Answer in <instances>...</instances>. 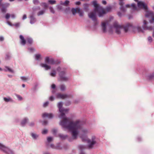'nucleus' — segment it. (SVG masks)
I'll return each mask as SVG.
<instances>
[{
	"label": "nucleus",
	"instance_id": "nucleus-35",
	"mask_svg": "<svg viewBox=\"0 0 154 154\" xmlns=\"http://www.w3.org/2000/svg\"><path fill=\"white\" fill-rule=\"evenodd\" d=\"M32 136L34 139H36L38 137V136L37 134L34 133L32 134Z\"/></svg>",
	"mask_w": 154,
	"mask_h": 154
},
{
	"label": "nucleus",
	"instance_id": "nucleus-18",
	"mask_svg": "<svg viewBox=\"0 0 154 154\" xmlns=\"http://www.w3.org/2000/svg\"><path fill=\"white\" fill-rule=\"evenodd\" d=\"M69 3V1L68 0L64 2H63L62 1L60 2V3L61 5H64V6H67L68 5Z\"/></svg>",
	"mask_w": 154,
	"mask_h": 154
},
{
	"label": "nucleus",
	"instance_id": "nucleus-38",
	"mask_svg": "<svg viewBox=\"0 0 154 154\" xmlns=\"http://www.w3.org/2000/svg\"><path fill=\"white\" fill-rule=\"evenodd\" d=\"M40 9V8L39 7H37L36 8H32L33 11H35L37 10H39Z\"/></svg>",
	"mask_w": 154,
	"mask_h": 154
},
{
	"label": "nucleus",
	"instance_id": "nucleus-22",
	"mask_svg": "<svg viewBox=\"0 0 154 154\" xmlns=\"http://www.w3.org/2000/svg\"><path fill=\"white\" fill-rule=\"evenodd\" d=\"M60 90L61 91H63L66 90V86L63 84L61 85H60Z\"/></svg>",
	"mask_w": 154,
	"mask_h": 154
},
{
	"label": "nucleus",
	"instance_id": "nucleus-15",
	"mask_svg": "<svg viewBox=\"0 0 154 154\" xmlns=\"http://www.w3.org/2000/svg\"><path fill=\"white\" fill-rule=\"evenodd\" d=\"M19 37L20 39L21 44L23 45H25L26 43V40L24 39V37L22 35H20Z\"/></svg>",
	"mask_w": 154,
	"mask_h": 154
},
{
	"label": "nucleus",
	"instance_id": "nucleus-24",
	"mask_svg": "<svg viewBox=\"0 0 154 154\" xmlns=\"http://www.w3.org/2000/svg\"><path fill=\"white\" fill-rule=\"evenodd\" d=\"M26 41L27 42L30 44H32L33 43V40L31 38H26Z\"/></svg>",
	"mask_w": 154,
	"mask_h": 154
},
{
	"label": "nucleus",
	"instance_id": "nucleus-19",
	"mask_svg": "<svg viewBox=\"0 0 154 154\" xmlns=\"http://www.w3.org/2000/svg\"><path fill=\"white\" fill-rule=\"evenodd\" d=\"M5 68L6 69H5L4 70L5 71H8L10 72L13 73L14 72V71L11 69V68H10L9 67L7 66H5Z\"/></svg>",
	"mask_w": 154,
	"mask_h": 154
},
{
	"label": "nucleus",
	"instance_id": "nucleus-9",
	"mask_svg": "<svg viewBox=\"0 0 154 154\" xmlns=\"http://www.w3.org/2000/svg\"><path fill=\"white\" fill-rule=\"evenodd\" d=\"M0 149L7 154H13V152L11 150L0 143Z\"/></svg>",
	"mask_w": 154,
	"mask_h": 154
},
{
	"label": "nucleus",
	"instance_id": "nucleus-23",
	"mask_svg": "<svg viewBox=\"0 0 154 154\" xmlns=\"http://www.w3.org/2000/svg\"><path fill=\"white\" fill-rule=\"evenodd\" d=\"M28 119L26 118L24 119H23L21 122V125L22 126L24 125L27 122Z\"/></svg>",
	"mask_w": 154,
	"mask_h": 154
},
{
	"label": "nucleus",
	"instance_id": "nucleus-44",
	"mask_svg": "<svg viewBox=\"0 0 154 154\" xmlns=\"http://www.w3.org/2000/svg\"><path fill=\"white\" fill-rule=\"evenodd\" d=\"M48 104H49V102L48 101H47V102H45L43 104V106L44 107H45L47 106L48 105Z\"/></svg>",
	"mask_w": 154,
	"mask_h": 154
},
{
	"label": "nucleus",
	"instance_id": "nucleus-14",
	"mask_svg": "<svg viewBox=\"0 0 154 154\" xmlns=\"http://www.w3.org/2000/svg\"><path fill=\"white\" fill-rule=\"evenodd\" d=\"M108 21H106V22H103L102 23L101 26L103 32H106V24L108 23Z\"/></svg>",
	"mask_w": 154,
	"mask_h": 154
},
{
	"label": "nucleus",
	"instance_id": "nucleus-28",
	"mask_svg": "<svg viewBox=\"0 0 154 154\" xmlns=\"http://www.w3.org/2000/svg\"><path fill=\"white\" fill-rule=\"evenodd\" d=\"M48 2L50 4L53 5L55 4L56 2L54 0H49Z\"/></svg>",
	"mask_w": 154,
	"mask_h": 154
},
{
	"label": "nucleus",
	"instance_id": "nucleus-50",
	"mask_svg": "<svg viewBox=\"0 0 154 154\" xmlns=\"http://www.w3.org/2000/svg\"><path fill=\"white\" fill-rule=\"evenodd\" d=\"M27 18V17H26V14H24L23 16V18H22V19L23 20H24L26 19Z\"/></svg>",
	"mask_w": 154,
	"mask_h": 154
},
{
	"label": "nucleus",
	"instance_id": "nucleus-48",
	"mask_svg": "<svg viewBox=\"0 0 154 154\" xmlns=\"http://www.w3.org/2000/svg\"><path fill=\"white\" fill-rule=\"evenodd\" d=\"M28 50L31 52H32L33 51H35V49L33 48H29Z\"/></svg>",
	"mask_w": 154,
	"mask_h": 154
},
{
	"label": "nucleus",
	"instance_id": "nucleus-59",
	"mask_svg": "<svg viewBox=\"0 0 154 154\" xmlns=\"http://www.w3.org/2000/svg\"><path fill=\"white\" fill-rule=\"evenodd\" d=\"M61 69V68L60 67H58L57 68V70L58 71H60V70Z\"/></svg>",
	"mask_w": 154,
	"mask_h": 154
},
{
	"label": "nucleus",
	"instance_id": "nucleus-10",
	"mask_svg": "<svg viewBox=\"0 0 154 154\" xmlns=\"http://www.w3.org/2000/svg\"><path fill=\"white\" fill-rule=\"evenodd\" d=\"M45 62L48 64L54 65V64L59 63L57 61L55 60L52 58H50L49 57H46L45 58Z\"/></svg>",
	"mask_w": 154,
	"mask_h": 154
},
{
	"label": "nucleus",
	"instance_id": "nucleus-39",
	"mask_svg": "<svg viewBox=\"0 0 154 154\" xmlns=\"http://www.w3.org/2000/svg\"><path fill=\"white\" fill-rule=\"evenodd\" d=\"M42 5L45 8H47L48 7L47 4L45 3H42Z\"/></svg>",
	"mask_w": 154,
	"mask_h": 154
},
{
	"label": "nucleus",
	"instance_id": "nucleus-21",
	"mask_svg": "<svg viewBox=\"0 0 154 154\" xmlns=\"http://www.w3.org/2000/svg\"><path fill=\"white\" fill-rule=\"evenodd\" d=\"M5 101L6 102H12L13 100L12 98L11 97H9L8 98L6 97H4L3 98Z\"/></svg>",
	"mask_w": 154,
	"mask_h": 154
},
{
	"label": "nucleus",
	"instance_id": "nucleus-47",
	"mask_svg": "<svg viewBox=\"0 0 154 154\" xmlns=\"http://www.w3.org/2000/svg\"><path fill=\"white\" fill-rule=\"evenodd\" d=\"M52 132L54 134H55L57 132V130L55 129H54L52 130Z\"/></svg>",
	"mask_w": 154,
	"mask_h": 154
},
{
	"label": "nucleus",
	"instance_id": "nucleus-58",
	"mask_svg": "<svg viewBox=\"0 0 154 154\" xmlns=\"http://www.w3.org/2000/svg\"><path fill=\"white\" fill-rule=\"evenodd\" d=\"M79 147L81 149H83V148H85V146H82V145H81L79 146Z\"/></svg>",
	"mask_w": 154,
	"mask_h": 154
},
{
	"label": "nucleus",
	"instance_id": "nucleus-27",
	"mask_svg": "<svg viewBox=\"0 0 154 154\" xmlns=\"http://www.w3.org/2000/svg\"><path fill=\"white\" fill-rule=\"evenodd\" d=\"M148 77L150 79H154V72L153 73L149 75L148 76Z\"/></svg>",
	"mask_w": 154,
	"mask_h": 154
},
{
	"label": "nucleus",
	"instance_id": "nucleus-36",
	"mask_svg": "<svg viewBox=\"0 0 154 154\" xmlns=\"http://www.w3.org/2000/svg\"><path fill=\"white\" fill-rule=\"evenodd\" d=\"M41 57V55L40 54H36L35 55V59L38 60Z\"/></svg>",
	"mask_w": 154,
	"mask_h": 154
},
{
	"label": "nucleus",
	"instance_id": "nucleus-40",
	"mask_svg": "<svg viewBox=\"0 0 154 154\" xmlns=\"http://www.w3.org/2000/svg\"><path fill=\"white\" fill-rule=\"evenodd\" d=\"M10 16V14H7L5 16V18L7 19H8L9 18Z\"/></svg>",
	"mask_w": 154,
	"mask_h": 154
},
{
	"label": "nucleus",
	"instance_id": "nucleus-55",
	"mask_svg": "<svg viewBox=\"0 0 154 154\" xmlns=\"http://www.w3.org/2000/svg\"><path fill=\"white\" fill-rule=\"evenodd\" d=\"M54 98L52 96H51L49 98V100L51 101H53L54 100Z\"/></svg>",
	"mask_w": 154,
	"mask_h": 154
},
{
	"label": "nucleus",
	"instance_id": "nucleus-8",
	"mask_svg": "<svg viewBox=\"0 0 154 154\" xmlns=\"http://www.w3.org/2000/svg\"><path fill=\"white\" fill-rule=\"evenodd\" d=\"M3 0H0V9L3 13H5L7 11V8L10 5V4L8 3L4 4L2 3Z\"/></svg>",
	"mask_w": 154,
	"mask_h": 154
},
{
	"label": "nucleus",
	"instance_id": "nucleus-1",
	"mask_svg": "<svg viewBox=\"0 0 154 154\" xmlns=\"http://www.w3.org/2000/svg\"><path fill=\"white\" fill-rule=\"evenodd\" d=\"M62 103H58V106L60 113L59 117L63 119L60 121V124L63 128L71 131L73 138L76 139L79 133V130L81 128L80 122L79 121L74 122L70 119L66 117L65 113L68 112V109L62 108Z\"/></svg>",
	"mask_w": 154,
	"mask_h": 154
},
{
	"label": "nucleus",
	"instance_id": "nucleus-61",
	"mask_svg": "<svg viewBox=\"0 0 154 154\" xmlns=\"http://www.w3.org/2000/svg\"><path fill=\"white\" fill-rule=\"evenodd\" d=\"M7 23L9 25H10V26H11V23L9 21H8L7 22Z\"/></svg>",
	"mask_w": 154,
	"mask_h": 154
},
{
	"label": "nucleus",
	"instance_id": "nucleus-12",
	"mask_svg": "<svg viewBox=\"0 0 154 154\" xmlns=\"http://www.w3.org/2000/svg\"><path fill=\"white\" fill-rule=\"evenodd\" d=\"M124 4V3L123 1H120L119 3V4L120 5V8L121 11L123 12H125L126 11L125 7L123 6Z\"/></svg>",
	"mask_w": 154,
	"mask_h": 154
},
{
	"label": "nucleus",
	"instance_id": "nucleus-17",
	"mask_svg": "<svg viewBox=\"0 0 154 154\" xmlns=\"http://www.w3.org/2000/svg\"><path fill=\"white\" fill-rule=\"evenodd\" d=\"M30 23L31 24H32L35 23L36 21L35 18L33 16L31 15L30 17Z\"/></svg>",
	"mask_w": 154,
	"mask_h": 154
},
{
	"label": "nucleus",
	"instance_id": "nucleus-30",
	"mask_svg": "<svg viewBox=\"0 0 154 154\" xmlns=\"http://www.w3.org/2000/svg\"><path fill=\"white\" fill-rule=\"evenodd\" d=\"M78 13L79 14V15L80 16H83L84 15L83 12L81 11L79 8V9H78Z\"/></svg>",
	"mask_w": 154,
	"mask_h": 154
},
{
	"label": "nucleus",
	"instance_id": "nucleus-11",
	"mask_svg": "<svg viewBox=\"0 0 154 154\" xmlns=\"http://www.w3.org/2000/svg\"><path fill=\"white\" fill-rule=\"evenodd\" d=\"M57 97L58 98L63 99L66 98H70L72 96L71 95H67L66 94H63L60 93H58L56 95Z\"/></svg>",
	"mask_w": 154,
	"mask_h": 154
},
{
	"label": "nucleus",
	"instance_id": "nucleus-7",
	"mask_svg": "<svg viewBox=\"0 0 154 154\" xmlns=\"http://www.w3.org/2000/svg\"><path fill=\"white\" fill-rule=\"evenodd\" d=\"M66 72L65 71H61L59 73L60 80L62 81L66 82L69 80V78L65 75Z\"/></svg>",
	"mask_w": 154,
	"mask_h": 154
},
{
	"label": "nucleus",
	"instance_id": "nucleus-26",
	"mask_svg": "<svg viewBox=\"0 0 154 154\" xmlns=\"http://www.w3.org/2000/svg\"><path fill=\"white\" fill-rule=\"evenodd\" d=\"M84 9L85 11H87L88 10V8L89 7V5L88 4H84L83 5Z\"/></svg>",
	"mask_w": 154,
	"mask_h": 154
},
{
	"label": "nucleus",
	"instance_id": "nucleus-52",
	"mask_svg": "<svg viewBox=\"0 0 154 154\" xmlns=\"http://www.w3.org/2000/svg\"><path fill=\"white\" fill-rule=\"evenodd\" d=\"M11 16L13 19H14L15 18V16L14 14H11Z\"/></svg>",
	"mask_w": 154,
	"mask_h": 154
},
{
	"label": "nucleus",
	"instance_id": "nucleus-16",
	"mask_svg": "<svg viewBox=\"0 0 154 154\" xmlns=\"http://www.w3.org/2000/svg\"><path fill=\"white\" fill-rule=\"evenodd\" d=\"M41 66L45 68L46 70H48L49 69H50L51 68L50 66L47 65L45 63H41Z\"/></svg>",
	"mask_w": 154,
	"mask_h": 154
},
{
	"label": "nucleus",
	"instance_id": "nucleus-60",
	"mask_svg": "<svg viewBox=\"0 0 154 154\" xmlns=\"http://www.w3.org/2000/svg\"><path fill=\"white\" fill-rule=\"evenodd\" d=\"M34 123H33V122H32V123H31L29 125H30V126H33V125H34Z\"/></svg>",
	"mask_w": 154,
	"mask_h": 154
},
{
	"label": "nucleus",
	"instance_id": "nucleus-25",
	"mask_svg": "<svg viewBox=\"0 0 154 154\" xmlns=\"http://www.w3.org/2000/svg\"><path fill=\"white\" fill-rule=\"evenodd\" d=\"M56 72L54 70H53L52 72L50 73V75L52 77H55L56 76Z\"/></svg>",
	"mask_w": 154,
	"mask_h": 154
},
{
	"label": "nucleus",
	"instance_id": "nucleus-31",
	"mask_svg": "<svg viewBox=\"0 0 154 154\" xmlns=\"http://www.w3.org/2000/svg\"><path fill=\"white\" fill-rule=\"evenodd\" d=\"M59 137L61 139H64L66 138V137H67V135H63L62 134H59Z\"/></svg>",
	"mask_w": 154,
	"mask_h": 154
},
{
	"label": "nucleus",
	"instance_id": "nucleus-2",
	"mask_svg": "<svg viewBox=\"0 0 154 154\" xmlns=\"http://www.w3.org/2000/svg\"><path fill=\"white\" fill-rule=\"evenodd\" d=\"M113 27L115 30L116 33L118 34L121 33V30L123 29H124L125 32H127L131 29L135 32H143L141 27L139 26H134L132 24L130 23H127L125 25L122 26L119 25L117 22H116L113 24Z\"/></svg>",
	"mask_w": 154,
	"mask_h": 154
},
{
	"label": "nucleus",
	"instance_id": "nucleus-5",
	"mask_svg": "<svg viewBox=\"0 0 154 154\" xmlns=\"http://www.w3.org/2000/svg\"><path fill=\"white\" fill-rule=\"evenodd\" d=\"M146 17L150 19H149V22L151 24H153L154 26H148L147 25V22L144 20L143 21V29L144 30L151 31L153 30L152 36L154 38V17H153V15L152 13H148L146 14Z\"/></svg>",
	"mask_w": 154,
	"mask_h": 154
},
{
	"label": "nucleus",
	"instance_id": "nucleus-53",
	"mask_svg": "<svg viewBox=\"0 0 154 154\" xmlns=\"http://www.w3.org/2000/svg\"><path fill=\"white\" fill-rule=\"evenodd\" d=\"M56 87V85L55 84H53L52 85H51V88H53V89H54Z\"/></svg>",
	"mask_w": 154,
	"mask_h": 154
},
{
	"label": "nucleus",
	"instance_id": "nucleus-34",
	"mask_svg": "<svg viewBox=\"0 0 154 154\" xmlns=\"http://www.w3.org/2000/svg\"><path fill=\"white\" fill-rule=\"evenodd\" d=\"M112 9V7L111 6H108L106 7V10L107 12L110 11Z\"/></svg>",
	"mask_w": 154,
	"mask_h": 154
},
{
	"label": "nucleus",
	"instance_id": "nucleus-13",
	"mask_svg": "<svg viewBox=\"0 0 154 154\" xmlns=\"http://www.w3.org/2000/svg\"><path fill=\"white\" fill-rule=\"evenodd\" d=\"M53 116L52 113H44L42 115L43 118L47 117L48 118L51 119L53 117Z\"/></svg>",
	"mask_w": 154,
	"mask_h": 154
},
{
	"label": "nucleus",
	"instance_id": "nucleus-46",
	"mask_svg": "<svg viewBox=\"0 0 154 154\" xmlns=\"http://www.w3.org/2000/svg\"><path fill=\"white\" fill-rule=\"evenodd\" d=\"M16 96L19 100H22V98L20 95H17Z\"/></svg>",
	"mask_w": 154,
	"mask_h": 154
},
{
	"label": "nucleus",
	"instance_id": "nucleus-29",
	"mask_svg": "<svg viewBox=\"0 0 154 154\" xmlns=\"http://www.w3.org/2000/svg\"><path fill=\"white\" fill-rule=\"evenodd\" d=\"M45 12V10H41L38 12L37 14L38 16H39L43 14Z\"/></svg>",
	"mask_w": 154,
	"mask_h": 154
},
{
	"label": "nucleus",
	"instance_id": "nucleus-42",
	"mask_svg": "<svg viewBox=\"0 0 154 154\" xmlns=\"http://www.w3.org/2000/svg\"><path fill=\"white\" fill-rule=\"evenodd\" d=\"M49 8L50 11L52 13H54V11L53 8L52 7H50Z\"/></svg>",
	"mask_w": 154,
	"mask_h": 154
},
{
	"label": "nucleus",
	"instance_id": "nucleus-3",
	"mask_svg": "<svg viewBox=\"0 0 154 154\" xmlns=\"http://www.w3.org/2000/svg\"><path fill=\"white\" fill-rule=\"evenodd\" d=\"M92 3L94 7V11L89 13L88 16L89 17L95 22V25H96L97 24L96 12H98L99 17H102L106 14V12L105 9L102 7L98 5L96 1H93Z\"/></svg>",
	"mask_w": 154,
	"mask_h": 154
},
{
	"label": "nucleus",
	"instance_id": "nucleus-37",
	"mask_svg": "<svg viewBox=\"0 0 154 154\" xmlns=\"http://www.w3.org/2000/svg\"><path fill=\"white\" fill-rule=\"evenodd\" d=\"M131 6L133 8V10H137V7L135 4H132Z\"/></svg>",
	"mask_w": 154,
	"mask_h": 154
},
{
	"label": "nucleus",
	"instance_id": "nucleus-56",
	"mask_svg": "<svg viewBox=\"0 0 154 154\" xmlns=\"http://www.w3.org/2000/svg\"><path fill=\"white\" fill-rule=\"evenodd\" d=\"M125 7L127 8H130V6L129 4H127L125 5Z\"/></svg>",
	"mask_w": 154,
	"mask_h": 154
},
{
	"label": "nucleus",
	"instance_id": "nucleus-54",
	"mask_svg": "<svg viewBox=\"0 0 154 154\" xmlns=\"http://www.w3.org/2000/svg\"><path fill=\"white\" fill-rule=\"evenodd\" d=\"M81 2H76L75 3V4L77 5H79L80 4Z\"/></svg>",
	"mask_w": 154,
	"mask_h": 154
},
{
	"label": "nucleus",
	"instance_id": "nucleus-62",
	"mask_svg": "<svg viewBox=\"0 0 154 154\" xmlns=\"http://www.w3.org/2000/svg\"><path fill=\"white\" fill-rule=\"evenodd\" d=\"M50 146H51V147H52V148H54V145H53V144H51V145H50Z\"/></svg>",
	"mask_w": 154,
	"mask_h": 154
},
{
	"label": "nucleus",
	"instance_id": "nucleus-43",
	"mask_svg": "<svg viewBox=\"0 0 154 154\" xmlns=\"http://www.w3.org/2000/svg\"><path fill=\"white\" fill-rule=\"evenodd\" d=\"M52 138L51 137H48L47 138V140L48 142H50L52 140Z\"/></svg>",
	"mask_w": 154,
	"mask_h": 154
},
{
	"label": "nucleus",
	"instance_id": "nucleus-33",
	"mask_svg": "<svg viewBox=\"0 0 154 154\" xmlns=\"http://www.w3.org/2000/svg\"><path fill=\"white\" fill-rule=\"evenodd\" d=\"M33 2L35 5H38L39 3L38 0H33Z\"/></svg>",
	"mask_w": 154,
	"mask_h": 154
},
{
	"label": "nucleus",
	"instance_id": "nucleus-41",
	"mask_svg": "<svg viewBox=\"0 0 154 154\" xmlns=\"http://www.w3.org/2000/svg\"><path fill=\"white\" fill-rule=\"evenodd\" d=\"M48 132V130L47 129H44L43 130L42 132V133L43 134H45Z\"/></svg>",
	"mask_w": 154,
	"mask_h": 154
},
{
	"label": "nucleus",
	"instance_id": "nucleus-20",
	"mask_svg": "<svg viewBox=\"0 0 154 154\" xmlns=\"http://www.w3.org/2000/svg\"><path fill=\"white\" fill-rule=\"evenodd\" d=\"M79 8H72L71 10V11L73 15L75 14L76 13H78V9H79Z\"/></svg>",
	"mask_w": 154,
	"mask_h": 154
},
{
	"label": "nucleus",
	"instance_id": "nucleus-63",
	"mask_svg": "<svg viewBox=\"0 0 154 154\" xmlns=\"http://www.w3.org/2000/svg\"><path fill=\"white\" fill-rule=\"evenodd\" d=\"M22 87H23V88H24L25 87V85L24 84H23L22 85Z\"/></svg>",
	"mask_w": 154,
	"mask_h": 154
},
{
	"label": "nucleus",
	"instance_id": "nucleus-32",
	"mask_svg": "<svg viewBox=\"0 0 154 154\" xmlns=\"http://www.w3.org/2000/svg\"><path fill=\"white\" fill-rule=\"evenodd\" d=\"M21 79L23 81H26L28 79V78L25 76H22L21 77Z\"/></svg>",
	"mask_w": 154,
	"mask_h": 154
},
{
	"label": "nucleus",
	"instance_id": "nucleus-49",
	"mask_svg": "<svg viewBox=\"0 0 154 154\" xmlns=\"http://www.w3.org/2000/svg\"><path fill=\"white\" fill-rule=\"evenodd\" d=\"M47 124V122L46 121H43L42 123V125H45Z\"/></svg>",
	"mask_w": 154,
	"mask_h": 154
},
{
	"label": "nucleus",
	"instance_id": "nucleus-6",
	"mask_svg": "<svg viewBox=\"0 0 154 154\" xmlns=\"http://www.w3.org/2000/svg\"><path fill=\"white\" fill-rule=\"evenodd\" d=\"M137 6L139 8H143L145 10L146 12V13L145 15L146 17V14H147L148 13H152L153 15V17H154V14L151 11H148L147 7L146 5L145 4L144 2L141 1L138 2L137 3Z\"/></svg>",
	"mask_w": 154,
	"mask_h": 154
},
{
	"label": "nucleus",
	"instance_id": "nucleus-4",
	"mask_svg": "<svg viewBox=\"0 0 154 154\" xmlns=\"http://www.w3.org/2000/svg\"><path fill=\"white\" fill-rule=\"evenodd\" d=\"M88 131L86 129H83L82 132L79 134L80 137L84 141H86L88 144V147L89 149H91L93 147V145L96 144V138L95 136L92 137L91 140L88 139L86 134L88 133Z\"/></svg>",
	"mask_w": 154,
	"mask_h": 154
},
{
	"label": "nucleus",
	"instance_id": "nucleus-51",
	"mask_svg": "<svg viewBox=\"0 0 154 154\" xmlns=\"http://www.w3.org/2000/svg\"><path fill=\"white\" fill-rule=\"evenodd\" d=\"M4 40V38L2 36H0V41H2Z\"/></svg>",
	"mask_w": 154,
	"mask_h": 154
},
{
	"label": "nucleus",
	"instance_id": "nucleus-45",
	"mask_svg": "<svg viewBox=\"0 0 154 154\" xmlns=\"http://www.w3.org/2000/svg\"><path fill=\"white\" fill-rule=\"evenodd\" d=\"M148 40L150 42H151L152 41V38L151 36H149L148 38Z\"/></svg>",
	"mask_w": 154,
	"mask_h": 154
},
{
	"label": "nucleus",
	"instance_id": "nucleus-57",
	"mask_svg": "<svg viewBox=\"0 0 154 154\" xmlns=\"http://www.w3.org/2000/svg\"><path fill=\"white\" fill-rule=\"evenodd\" d=\"M102 3L104 5H106V2L105 1L103 0L102 1Z\"/></svg>",
	"mask_w": 154,
	"mask_h": 154
},
{
	"label": "nucleus",
	"instance_id": "nucleus-64",
	"mask_svg": "<svg viewBox=\"0 0 154 154\" xmlns=\"http://www.w3.org/2000/svg\"><path fill=\"white\" fill-rule=\"evenodd\" d=\"M19 25V24L18 23L15 24V26H18Z\"/></svg>",
	"mask_w": 154,
	"mask_h": 154
}]
</instances>
